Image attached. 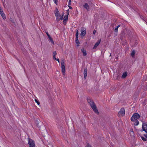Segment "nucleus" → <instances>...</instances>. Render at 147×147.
I'll list each match as a JSON object with an SVG mask.
<instances>
[{
	"instance_id": "6",
	"label": "nucleus",
	"mask_w": 147,
	"mask_h": 147,
	"mask_svg": "<svg viewBox=\"0 0 147 147\" xmlns=\"http://www.w3.org/2000/svg\"><path fill=\"white\" fill-rule=\"evenodd\" d=\"M101 39H100L98 40L96 42V43L95 44L93 48V49H95L97 48V47L98 46V45L100 44V43L101 42Z\"/></svg>"
},
{
	"instance_id": "31",
	"label": "nucleus",
	"mask_w": 147,
	"mask_h": 147,
	"mask_svg": "<svg viewBox=\"0 0 147 147\" xmlns=\"http://www.w3.org/2000/svg\"><path fill=\"white\" fill-rule=\"evenodd\" d=\"M118 29V28L116 27L115 29V31L116 32H117V31Z\"/></svg>"
},
{
	"instance_id": "29",
	"label": "nucleus",
	"mask_w": 147,
	"mask_h": 147,
	"mask_svg": "<svg viewBox=\"0 0 147 147\" xmlns=\"http://www.w3.org/2000/svg\"><path fill=\"white\" fill-rule=\"evenodd\" d=\"M63 15H62L61 16H60V17L59 18V20H62L63 19Z\"/></svg>"
},
{
	"instance_id": "37",
	"label": "nucleus",
	"mask_w": 147,
	"mask_h": 147,
	"mask_svg": "<svg viewBox=\"0 0 147 147\" xmlns=\"http://www.w3.org/2000/svg\"><path fill=\"white\" fill-rule=\"evenodd\" d=\"M96 30H94L93 31V34H95L96 33Z\"/></svg>"
},
{
	"instance_id": "9",
	"label": "nucleus",
	"mask_w": 147,
	"mask_h": 147,
	"mask_svg": "<svg viewBox=\"0 0 147 147\" xmlns=\"http://www.w3.org/2000/svg\"><path fill=\"white\" fill-rule=\"evenodd\" d=\"M82 52L83 53V55L86 56L87 55L86 51V50H84V48H82L81 50Z\"/></svg>"
},
{
	"instance_id": "8",
	"label": "nucleus",
	"mask_w": 147,
	"mask_h": 147,
	"mask_svg": "<svg viewBox=\"0 0 147 147\" xmlns=\"http://www.w3.org/2000/svg\"><path fill=\"white\" fill-rule=\"evenodd\" d=\"M46 33L47 35V36H48L49 38V40L50 41V42H51V43L53 44H54V42L53 41V38L51 37L49 35V34H48V32H46Z\"/></svg>"
},
{
	"instance_id": "30",
	"label": "nucleus",
	"mask_w": 147,
	"mask_h": 147,
	"mask_svg": "<svg viewBox=\"0 0 147 147\" xmlns=\"http://www.w3.org/2000/svg\"><path fill=\"white\" fill-rule=\"evenodd\" d=\"M53 59H55L59 63V61L58 59H57L55 58H55L53 57Z\"/></svg>"
},
{
	"instance_id": "4",
	"label": "nucleus",
	"mask_w": 147,
	"mask_h": 147,
	"mask_svg": "<svg viewBox=\"0 0 147 147\" xmlns=\"http://www.w3.org/2000/svg\"><path fill=\"white\" fill-rule=\"evenodd\" d=\"M142 132L144 131L147 134V124L146 123H143L142 127Z\"/></svg>"
},
{
	"instance_id": "25",
	"label": "nucleus",
	"mask_w": 147,
	"mask_h": 147,
	"mask_svg": "<svg viewBox=\"0 0 147 147\" xmlns=\"http://www.w3.org/2000/svg\"><path fill=\"white\" fill-rule=\"evenodd\" d=\"M78 30H77L76 31V38H78Z\"/></svg>"
},
{
	"instance_id": "44",
	"label": "nucleus",
	"mask_w": 147,
	"mask_h": 147,
	"mask_svg": "<svg viewBox=\"0 0 147 147\" xmlns=\"http://www.w3.org/2000/svg\"><path fill=\"white\" fill-rule=\"evenodd\" d=\"M1 10H2L1 8L0 7V11Z\"/></svg>"
},
{
	"instance_id": "14",
	"label": "nucleus",
	"mask_w": 147,
	"mask_h": 147,
	"mask_svg": "<svg viewBox=\"0 0 147 147\" xmlns=\"http://www.w3.org/2000/svg\"><path fill=\"white\" fill-rule=\"evenodd\" d=\"M127 76V72H125L123 73L122 75L121 76V78H124L126 77Z\"/></svg>"
},
{
	"instance_id": "42",
	"label": "nucleus",
	"mask_w": 147,
	"mask_h": 147,
	"mask_svg": "<svg viewBox=\"0 0 147 147\" xmlns=\"http://www.w3.org/2000/svg\"><path fill=\"white\" fill-rule=\"evenodd\" d=\"M120 25H118L117 26H116L117 28H118L120 26Z\"/></svg>"
},
{
	"instance_id": "41",
	"label": "nucleus",
	"mask_w": 147,
	"mask_h": 147,
	"mask_svg": "<svg viewBox=\"0 0 147 147\" xmlns=\"http://www.w3.org/2000/svg\"><path fill=\"white\" fill-rule=\"evenodd\" d=\"M131 132H132L133 134V133H134V131H133V130L132 129L131 130Z\"/></svg>"
},
{
	"instance_id": "27",
	"label": "nucleus",
	"mask_w": 147,
	"mask_h": 147,
	"mask_svg": "<svg viewBox=\"0 0 147 147\" xmlns=\"http://www.w3.org/2000/svg\"><path fill=\"white\" fill-rule=\"evenodd\" d=\"M140 18L142 19V20H143L145 21L146 22V24H147V22L145 20L144 18V17L143 16H140Z\"/></svg>"
},
{
	"instance_id": "19",
	"label": "nucleus",
	"mask_w": 147,
	"mask_h": 147,
	"mask_svg": "<svg viewBox=\"0 0 147 147\" xmlns=\"http://www.w3.org/2000/svg\"><path fill=\"white\" fill-rule=\"evenodd\" d=\"M1 15L3 19L5 20L6 19L5 16L3 13H1Z\"/></svg>"
},
{
	"instance_id": "34",
	"label": "nucleus",
	"mask_w": 147,
	"mask_h": 147,
	"mask_svg": "<svg viewBox=\"0 0 147 147\" xmlns=\"http://www.w3.org/2000/svg\"><path fill=\"white\" fill-rule=\"evenodd\" d=\"M37 125V126L39 127V128H40V127L42 125H43V124L42 125H40V124L39 123L38 124H37L36 125Z\"/></svg>"
},
{
	"instance_id": "26",
	"label": "nucleus",
	"mask_w": 147,
	"mask_h": 147,
	"mask_svg": "<svg viewBox=\"0 0 147 147\" xmlns=\"http://www.w3.org/2000/svg\"><path fill=\"white\" fill-rule=\"evenodd\" d=\"M60 129L61 130L63 131V133H65V129L64 128H63L62 127H60Z\"/></svg>"
},
{
	"instance_id": "32",
	"label": "nucleus",
	"mask_w": 147,
	"mask_h": 147,
	"mask_svg": "<svg viewBox=\"0 0 147 147\" xmlns=\"http://www.w3.org/2000/svg\"><path fill=\"white\" fill-rule=\"evenodd\" d=\"M71 0H69L68 5H71Z\"/></svg>"
},
{
	"instance_id": "5",
	"label": "nucleus",
	"mask_w": 147,
	"mask_h": 147,
	"mask_svg": "<svg viewBox=\"0 0 147 147\" xmlns=\"http://www.w3.org/2000/svg\"><path fill=\"white\" fill-rule=\"evenodd\" d=\"M57 11L55 13V15L56 19L57 22L59 21V18L60 17V15L59 14V12L58 11L57 8L56 9Z\"/></svg>"
},
{
	"instance_id": "7",
	"label": "nucleus",
	"mask_w": 147,
	"mask_h": 147,
	"mask_svg": "<svg viewBox=\"0 0 147 147\" xmlns=\"http://www.w3.org/2000/svg\"><path fill=\"white\" fill-rule=\"evenodd\" d=\"M87 69L86 67H85L84 68V78L85 79H86L87 76Z\"/></svg>"
},
{
	"instance_id": "3",
	"label": "nucleus",
	"mask_w": 147,
	"mask_h": 147,
	"mask_svg": "<svg viewBox=\"0 0 147 147\" xmlns=\"http://www.w3.org/2000/svg\"><path fill=\"white\" fill-rule=\"evenodd\" d=\"M28 144L30 145V147H35L34 141L31 138H28Z\"/></svg>"
},
{
	"instance_id": "13",
	"label": "nucleus",
	"mask_w": 147,
	"mask_h": 147,
	"mask_svg": "<svg viewBox=\"0 0 147 147\" xmlns=\"http://www.w3.org/2000/svg\"><path fill=\"white\" fill-rule=\"evenodd\" d=\"M84 7L87 10H89V7L87 3H85L83 5Z\"/></svg>"
},
{
	"instance_id": "12",
	"label": "nucleus",
	"mask_w": 147,
	"mask_h": 147,
	"mask_svg": "<svg viewBox=\"0 0 147 147\" xmlns=\"http://www.w3.org/2000/svg\"><path fill=\"white\" fill-rule=\"evenodd\" d=\"M62 72L63 75H65V66H61Z\"/></svg>"
},
{
	"instance_id": "21",
	"label": "nucleus",
	"mask_w": 147,
	"mask_h": 147,
	"mask_svg": "<svg viewBox=\"0 0 147 147\" xmlns=\"http://www.w3.org/2000/svg\"><path fill=\"white\" fill-rule=\"evenodd\" d=\"M141 138L142 140L144 141H146L147 140V138H144L142 136L141 137Z\"/></svg>"
},
{
	"instance_id": "45",
	"label": "nucleus",
	"mask_w": 147,
	"mask_h": 147,
	"mask_svg": "<svg viewBox=\"0 0 147 147\" xmlns=\"http://www.w3.org/2000/svg\"><path fill=\"white\" fill-rule=\"evenodd\" d=\"M62 15H63V16L64 15V13H63V14H62Z\"/></svg>"
},
{
	"instance_id": "39",
	"label": "nucleus",
	"mask_w": 147,
	"mask_h": 147,
	"mask_svg": "<svg viewBox=\"0 0 147 147\" xmlns=\"http://www.w3.org/2000/svg\"><path fill=\"white\" fill-rule=\"evenodd\" d=\"M3 13V10H1L0 11V13L1 14V13Z\"/></svg>"
},
{
	"instance_id": "33",
	"label": "nucleus",
	"mask_w": 147,
	"mask_h": 147,
	"mask_svg": "<svg viewBox=\"0 0 147 147\" xmlns=\"http://www.w3.org/2000/svg\"><path fill=\"white\" fill-rule=\"evenodd\" d=\"M55 3L57 5V3L58 2L57 0H53Z\"/></svg>"
},
{
	"instance_id": "23",
	"label": "nucleus",
	"mask_w": 147,
	"mask_h": 147,
	"mask_svg": "<svg viewBox=\"0 0 147 147\" xmlns=\"http://www.w3.org/2000/svg\"><path fill=\"white\" fill-rule=\"evenodd\" d=\"M57 54V53L55 51H53V57L55 58V56Z\"/></svg>"
},
{
	"instance_id": "16",
	"label": "nucleus",
	"mask_w": 147,
	"mask_h": 147,
	"mask_svg": "<svg viewBox=\"0 0 147 147\" xmlns=\"http://www.w3.org/2000/svg\"><path fill=\"white\" fill-rule=\"evenodd\" d=\"M135 53V51L134 50H132L131 53V56L132 57H134Z\"/></svg>"
},
{
	"instance_id": "17",
	"label": "nucleus",
	"mask_w": 147,
	"mask_h": 147,
	"mask_svg": "<svg viewBox=\"0 0 147 147\" xmlns=\"http://www.w3.org/2000/svg\"><path fill=\"white\" fill-rule=\"evenodd\" d=\"M66 17L65 18V19H64L63 20V23L64 24H66V21L68 20V16H66Z\"/></svg>"
},
{
	"instance_id": "11",
	"label": "nucleus",
	"mask_w": 147,
	"mask_h": 147,
	"mask_svg": "<svg viewBox=\"0 0 147 147\" xmlns=\"http://www.w3.org/2000/svg\"><path fill=\"white\" fill-rule=\"evenodd\" d=\"M83 30H81V35L84 36L85 35V34H86V30H84V28H83Z\"/></svg>"
},
{
	"instance_id": "18",
	"label": "nucleus",
	"mask_w": 147,
	"mask_h": 147,
	"mask_svg": "<svg viewBox=\"0 0 147 147\" xmlns=\"http://www.w3.org/2000/svg\"><path fill=\"white\" fill-rule=\"evenodd\" d=\"M35 123L36 125L38 124L39 123L40 124V125H42V123L40 121H39V120H36V121Z\"/></svg>"
},
{
	"instance_id": "20",
	"label": "nucleus",
	"mask_w": 147,
	"mask_h": 147,
	"mask_svg": "<svg viewBox=\"0 0 147 147\" xmlns=\"http://www.w3.org/2000/svg\"><path fill=\"white\" fill-rule=\"evenodd\" d=\"M134 121L135 122L134 123V125H137L139 124V121L137 120H136L135 121Z\"/></svg>"
},
{
	"instance_id": "43",
	"label": "nucleus",
	"mask_w": 147,
	"mask_h": 147,
	"mask_svg": "<svg viewBox=\"0 0 147 147\" xmlns=\"http://www.w3.org/2000/svg\"><path fill=\"white\" fill-rule=\"evenodd\" d=\"M66 15H65L64 16V19H65V18H66Z\"/></svg>"
},
{
	"instance_id": "1",
	"label": "nucleus",
	"mask_w": 147,
	"mask_h": 147,
	"mask_svg": "<svg viewBox=\"0 0 147 147\" xmlns=\"http://www.w3.org/2000/svg\"><path fill=\"white\" fill-rule=\"evenodd\" d=\"M87 101L94 112L98 114L99 112L97 109L96 106L93 100L90 98H88Z\"/></svg>"
},
{
	"instance_id": "2",
	"label": "nucleus",
	"mask_w": 147,
	"mask_h": 147,
	"mask_svg": "<svg viewBox=\"0 0 147 147\" xmlns=\"http://www.w3.org/2000/svg\"><path fill=\"white\" fill-rule=\"evenodd\" d=\"M140 117V115L138 113H135L132 116L131 118V120L132 121H135L136 120L139 119Z\"/></svg>"
},
{
	"instance_id": "46",
	"label": "nucleus",
	"mask_w": 147,
	"mask_h": 147,
	"mask_svg": "<svg viewBox=\"0 0 147 147\" xmlns=\"http://www.w3.org/2000/svg\"><path fill=\"white\" fill-rule=\"evenodd\" d=\"M111 55L110 54V56H111Z\"/></svg>"
},
{
	"instance_id": "28",
	"label": "nucleus",
	"mask_w": 147,
	"mask_h": 147,
	"mask_svg": "<svg viewBox=\"0 0 147 147\" xmlns=\"http://www.w3.org/2000/svg\"><path fill=\"white\" fill-rule=\"evenodd\" d=\"M67 15H66V16H67L69 15V9H67Z\"/></svg>"
},
{
	"instance_id": "38",
	"label": "nucleus",
	"mask_w": 147,
	"mask_h": 147,
	"mask_svg": "<svg viewBox=\"0 0 147 147\" xmlns=\"http://www.w3.org/2000/svg\"><path fill=\"white\" fill-rule=\"evenodd\" d=\"M87 147H92L89 144H87Z\"/></svg>"
},
{
	"instance_id": "10",
	"label": "nucleus",
	"mask_w": 147,
	"mask_h": 147,
	"mask_svg": "<svg viewBox=\"0 0 147 147\" xmlns=\"http://www.w3.org/2000/svg\"><path fill=\"white\" fill-rule=\"evenodd\" d=\"M125 110L124 108H121L118 113V114H125Z\"/></svg>"
},
{
	"instance_id": "24",
	"label": "nucleus",
	"mask_w": 147,
	"mask_h": 147,
	"mask_svg": "<svg viewBox=\"0 0 147 147\" xmlns=\"http://www.w3.org/2000/svg\"><path fill=\"white\" fill-rule=\"evenodd\" d=\"M35 101L37 103L38 105H39L40 104V102L38 100L36 99H35Z\"/></svg>"
},
{
	"instance_id": "35",
	"label": "nucleus",
	"mask_w": 147,
	"mask_h": 147,
	"mask_svg": "<svg viewBox=\"0 0 147 147\" xmlns=\"http://www.w3.org/2000/svg\"><path fill=\"white\" fill-rule=\"evenodd\" d=\"M143 136L146 138H147V134H144Z\"/></svg>"
},
{
	"instance_id": "15",
	"label": "nucleus",
	"mask_w": 147,
	"mask_h": 147,
	"mask_svg": "<svg viewBox=\"0 0 147 147\" xmlns=\"http://www.w3.org/2000/svg\"><path fill=\"white\" fill-rule=\"evenodd\" d=\"M75 42L76 43L77 46H79L80 43L78 40V38H76Z\"/></svg>"
},
{
	"instance_id": "36",
	"label": "nucleus",
	"mask_w": 147,
	"mask_h": 147,
	"mask_svg": "<svg viewBox=\"0 0 147 147\" xmlns=\"http://www.w3.org/2000/svg\"><path fill=\"white\" fill-rule=\"evenodd\" d=\"M70 5H68V6L69 9H72V7H71L70 6Z\"/></svg>"
},
{
	"instance_id": "40",
	"label": "nucleus",
	"mask_w": 147,
	"mask_h": 147,
	"mask_svg": "<svg viewBox=\"0 0 147 147\" xmlns=\"http://www.w3.org/2000/svg\"><path fill=\"white\" fill-rule=\"evenodd\" d=\"M49 147H53V146L51 144H49Z\"/></svg>"
},
{
	"instance_id": "22",
	"label": "nucleus",
	"mask_w": 147,
	"mask_h": 147,
	"mask_svg": "<svg viewBox=\"0 0 147 147\" xmlns=\"http://www.w3.org/2000/svg\"><path fill=\"white\" fill-rule=\"evenodd\" d=\"M61 66H65V62L64 60H62L61 62Z\"/></svg>"
}]
</instances>
